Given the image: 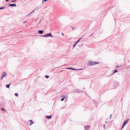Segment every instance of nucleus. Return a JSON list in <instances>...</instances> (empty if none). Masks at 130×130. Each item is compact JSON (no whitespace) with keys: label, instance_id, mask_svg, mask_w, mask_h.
<instances>
[{"label":"nucleus","instance_id":"obj_1","mask_svg":"<svg viewBox=\"0 0 130 130\" xmlns=\"http://www.w3.org/2000/svg\"><path fill=\"white\" fill-rule=\"evenodd\" d=\"M99 62H93L91 60H90L88 62V64H87L88 66H92L99 63Z\"/></svg>","mask_w":130,"mask_h":130},{"label":"nucleus","instance_id":"obj_2","mask_svg":"<svg viewBox=\"0 0 130 130\" xmlns=\"http://www.w3.org/2000/svg\"><path fill=\"white\" fill-rule=\"evenodd\" d=\"M41 36L45 37H53V36L51 33H47L46 35Z\"/></svg>","mask_w":130,"mask_h":130},{"label":"nucleus","instance_id":"obj_3","mask_svg":"<svg viewBox=\"0 0 130 130\" xmlns=\"http://www.w3.org/2000/svg\"><path fill=\"white\" fill-rule=\"evenodd\" d=\"M75 90V91H74V92H78V93H82L83 92V90H80L78 89H76Z\"/></svg>","mask_w":130,"mask_h":130},{"label":"nucleus","instance_id":"obj_4","mask_svg":"<svg viewBox=\"0 0 130 130\" xmlns=\"http://www.w3.org/2000/svg\"><path fill=\"white\" fill-rule=\"evenodd\" d=\"M7 74V73L5 72H4L2 74V76L1 77V79H2L3 78L5 77Z\"/></svg>","mask_w":130,"mask_h":130},{"label":"nucleus","instance_id":"obj_5","mask_svg":"<svg viewBox=\"0 0 130 130\" xmlns=\"http://www.w3.org/2000/svg\"><path fill=\"white\" fill-rule=\"evenodd\" d=\"M129 120V119H127L126 120H125L123 123V124L125 125L128 122Z\"/></svg>","mask_w":130,"mask_h":130},{"label":"nucleus","instance_id":"obj_6","mask_svg":"<svg viewBox=\"0 0 130 130\" xmlns=\"http://www.w3.org/2000/svg\"><path fill=\"white\" fill-rule=\"evenodd\" d=\"M8 6L12 7H13L14 6L16 7L17 6L16 4L15 3L11 4H9L8 5Z\"/></svg>","mask_w":130,"mask_h":130},{"label":"nucleus","instance_id":"obj_7","mask_svg":"<svg viewBox=\"0 0 130 130\" xmlns=\"http://www.w3.org/2000/svg\"><path fill=\"white\" fill-rule=\"evenodd\" d=\"M52 117V115L47 116H46V118L47 119H50Z\"/></svg>","mask_w":130,"mask_h":130},{"label":"nucleus","instance_id":"obj_8","mask_svg":"<svg viewBox=\"0 0 130 130\" xmlns=\"http://www.w3.org/2000/svg\"><path fill=\"white\" fill-rule=\"evenodd\" d=\"M39 34H42L43 33V31L42 30H39L38 31Z\"/></svg>","mask_w":130,"mask_h":130},{"label":"nucleus","instance_id":"obj_9","mask_svg":"<svg viewBox=\"0 0 130 130\" xmlns=\"http://www.w3.org/2000/svg\"><path fill=\"white\" fill-rule=\"evenodd\" d=\"M89 126H84V128L85 130H87L89 127Z\"/></svg>","mask_w":130,"mask_h":130},{"label":"nucleus","instance_id":"obj_10","mask_svg":"<svg viewBox=\"0 0 130 130\" xmlns=\"http://www.w3.org/2000/svg\"><path fill=\"white\" fill-rule=\"evenodd\" d=\"M118 72V71H117V69H115V70H113V74H114L116 72Z\"/></svg>","mask_w":130,"mask_h":130},{"label":"nucleus","instance_id":"obj_11","mask_svg":"<svg viewBox=\"0 0 130 130\" xmlns=\"http://www.w3.org/2000/svg\"><path fill=\"white\" fill-rule=\"evenodd\" d=\"M10 84V83L6 85V87L8 88H9Z\"/></svg>","mask_w":130,"mask_h":130},{"label":"nucleus","instance_id":"obj_12","mask_svg":"<svg viewBox=\"0 0 130 130\" xmlns=\"http://www.w3.org/2000/svg\"><path fill=\"white\" fill-rule=\"evenodd\" d=\"M29 121H30L31 123L30 124V125H31L32 124H33L34 123L33 122L32 120H29Z\"/></svg>","mask_w":130,"mask_h":130},{"label":"nucleus","instance_id":"obj_13","mask_svg":"<svg viewBox=\"0 0 130 130\" xmlns=\"http://www.w3.org/2000/svg\"><path fill=\"white\" fill-rule=\"evenodd\" d=\"M93 102L94 104H96L98 103V102L95 100H93Z\"/></svg>","mask_w":130,"mask_h":130},{"label":"nucleus","instance_id":"obj_14","mask_svg":"<svg viewBox=\"0 0 130 130\" xmlns=\"http://www.w3.org/2000/svg\"><path fill=\"white\" fill-rule=\"evenodd\" d=\"M82 37L80 38L76 42L77 44L80 41Z\"/></svg>","mask_w":130,"mask_h":130},{"label":"nucleus","instance_id":"obj_15","mask_svg":"<svg viewBox=\"0 0 130 130\" xmlns=\"http://www.w3.org/2000/svg\"><path fill=\"white\" fill-rule=\"evenodd\" d=\"M125 125H124V124H123L122 125V126L121 127V129H122L123 128V127H124V126H125Z\"/></svg>","mask_w":130,"mask_h":130},{"label":"nucleus","instance_id":"obj_16","mask_svg":"<svg viewBox=\"0 0 130 130\" xmlns=\"http://www.w3.org/2000/svg\"><path fill=\"white\" fill-rule=\"evenodd\" d=\"M77 44V43L75 42V43L73 45V48H74L76 46V45Z\"/></svg>","mask_w":130,"mask_h":130},{"label":"nucleus","instance_id":"obj_17","mask_svg":"<svg viewBox=\"0 0 130 130\" xmlns=\"http://www.w3.org/2000/svg\"><path fill=\"white\" fill-rule=\"evenodd\" d=\"M38 7H37L36 8V9L34 10H33L32 12H31L29 14L27 15H29L30 14H31L35 10V9H37V8Z\"/></svg>","mask_w":130,"mask_h":130},{"label":"nucleus","instance_id":"obj_18","mask_svg":"<svg viewBox=\"0 0 130 130\" xmlns=\"http://www.w3.org/2000/svg\"><path fill=\"white\" fill-rule=\"evenodd\" d=\"M1 110H2V111H5V109H4V108H3V107H2L1 108Z\"/></svg>","mask_w":130,"mask_h":130},{"label":"nucleus","instance_id":"obj_19","mask_svg":"<svg viewBox=\"0 0 130 130\" xmlns=\"http://www.w3.org/2000/svg\"><path fill=\"white\" fill-rule=\"evenodd\" d=\"M45 77L46 78H49V76H48L47 75H45Z\"/></svg>","mask_w":130,"mask_h":130},{"label":"nucleus","instance_id":"obj_20","mask_svg":"<svg viewBox=\"0 0 130 130\" xmlns=\"http://www.w3.org/2000/svg\"><path fill=\"white\" fill-rule=\"evenodd\" d=\"M5 7H0V9H3L5 8Z\"/></svg>","mask_w":130,"mask_h":130},{"label":"nucleus","instance_id":"obj_21","mask_svg":"<svg viewBox=\"0 0 130 130\" xmlns=\"http://www.w3.org/2000/svg\"><path fill=\"white\" fill-rule=\"evenodd\" d=\"M14 95L15 96H18V93H15V94H14Z\"/></svg>","mask_w":130,"mask_h":130},{"label":"nucleus","instance_id":"obj_22","mask_svg":"<svg viewBox=\"0 0 130 130\" xmlns=\"http://www.w3.org/2000/svg\"><path fill=\"white\" fill-rule=\"evenodd\" d=\"M65 99V97L64 98H62L61 100V101H63L64 100V99Z\"/></svg>","mask_w":130,"mask_h":130},{"label":"nucleus","instance_id":"obj_23","mask_svg":"<svg viewBox=\"0 0 130 130\" xmlns=\"http://www.w3.org/2000/svg\"><path fill=\"white\" fill-rule=\"evenodd\" d=\"M16 1V0H15L14 1H11V2L13 3L15 2Z\"/></svg>","mask_w":130,"mask_h":130},{"label":"nucleus","instance_id":"obj_24","mask_svg":"<svg viewBox=\"0 0 130 130\" xmlns=\"http://www.w3.org/2000/svg\"><path fill=\"white\" fill-rule=\"evenodd\" d=\"M71 70H76V69L74 68H71Z\"/></svg>","mask_w":130,"mask_h":130},{"label":"nucleus","instance_id":"obj_25","mask_svg":"<svg viewBox=\"0 0 130 130\" xmlns=\"http://www.w3.org/2000/svg\"><path fill=\"white\" fill-rule=\"evenodd\" d=\"M120 67V66H116V68L119 67Z\"/></svg>","mask_w":130,"mask_h":130},{"label":"nucleus","instance_id":"obj_26","mask_svg":"<svg viewBox=\"0 0 130 130\" xmlns=\"http://www.w3.org/2000/svg\"><path fill=\"white\" fill-rule=\"evenodd\" d=\"M112 115V114H111L110 116V119H111V117Z\"/></svg>","mask_w":130,"mask_h":130},{"label":"nucleus","instance_id":"obj_27","mask_svg":"<svg viewBox=\"0 0 130 130\" xmlns=\"http://www.w3.org/2000/svg\"><path fill=\"white\" fill-rule=\"evenodd\" d=\"M103 128H104L105 129V124H104V127H103Z\"/></svg>","mask_w":130,"mask_h":130},{"label":"nucleus","instance_id":"obj_28","mask_svg":"<svg viewBox=\"0 0 130 130\" xmlns=\"http://www.w3.org/2000/svg\"><path fill=\"white\" fill-rule=\"evenodd\" d=\"M63 98H64L65 97V98H66V96H65L63 95L62 96Z\"/></svg>","mask_w":130,"mask_h":130},{"label":"nucleus","instance_id":"obj_29","mask_svg":"<svg viewBox=\"0 0 130 130\" xmlns=\"http://www.w3.org/2000/svg\"><path fill=\"white\" fill-rule=\"evenodd\" d=\"M68 69H71V68H68Z\"/></svg>","mask_w":130,"mask_h":130},{"label":"nucleus","instance_id":"obj_30","mask_svg":"<svg viewBox=\"0 0 130 130\" xmlns=\"http://www.w3.org/2000/svg\"><path fill=\"white\" fill-rule=\"evenodd\" d=\"M26 21H24V22H23V23H26Z\"/></svg>","mask_w":130,"mask_h":130},{"label":"nucleus","instance_id":"obj_31","mask_svg":"<svg viewBox=\"0 0 130 130\" xmlns=\"http://www.w3.org/2000/svg\"><path fill=\"white\" fill-rule=\"evenodd\" d=\"M6 2H7L8 1H9V0H5Z\"/></svg>","mask_w":130,"mask_h":130},{"label":"nucleus","instance_id":"obj_32","mask_svg":"<svg viewBox=\"0 0 130 130\" xmlns=\"http://www.w3.org/2000/svg\"><path fill=\"white\" fill-rule=\"evenodd\" d=\"M71 28H72L73 29V30H74V28L73 27H72V26H71Z\"/></svg>","mask_w":130,"mask_h":130},{"label":"nucleus","instance_id":"obj_33","mask_svg":"<svg viewBox=\"0 0 130 130\" xmlns=\"http://www.w3.org/2000/svg\"><path fill=\"white\" fill-rule=\"evenodd\" d=\"M62 35L63 36L64 35V34L63 33H62Z\"/></svg>","mask_w":130,"mask_h":130},{"label":"nucleus","instance_id":"obj_34","mask_svg":"<svg viewBox=\"0 0 130 130\" xmlns=\"http://www.w3.org/2000/svg\"><path fill=\"white\" fill-rule=\"evenodd\" d=\"M82 69H78L77 70H82Z\"/></svg>","mask_w":130,"mask_h":130},{"label":"nucleus","instance_id":"obj_35","mask_svg":"<svg viewBox=\"0 0 130 130\" xmlns=\"http://www.w3.org/2000/svg\"><path fill=\"white\" fill-rule=\"evenodd\" d=\"M105 123H107V121H105Z\"/></svg>","mask_w":130,"mask_h":130},{"label":"nucleus","instance_id":"obj_36","mask_svg":"<svg viewBox=\"0 0 130 130\" xmlns=\"http://www.w3.org/2000/svg\"><path fill=\"white\" fill-rule=\"evenodd\" d=\"M41 22V21H39V22Z\"/></svg>","mask_w":130,"mask_h":130}]
</instances>
